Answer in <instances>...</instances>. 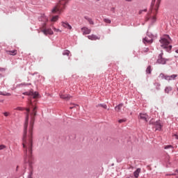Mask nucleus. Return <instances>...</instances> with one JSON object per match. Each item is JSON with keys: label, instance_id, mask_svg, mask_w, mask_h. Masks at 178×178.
I'll return each mask as SVG.
<instances>
[{"label": "nucleus", "instance_id": "1", "mask_svg": "<svg viewBox=\"0 0 178 178\" xmlns=\"http://www.w3.org/2000/svg\"><path fill=\"white\" fill-rule=\"evenodd\" d=\"M27 113L26 117V121L24 124V131L23 136V148L24 151L26 152V155H31L33 153V127L34 126V122L35 120V116H37V106L33 108L32 113H31V122L29 127V136L27 139V126L29 124V113L30 112V108L26 109Z\"/></svg>", "mask_w": 178, "mask_h": 178}, {"label": "nucleus", "instance_id": "2", "mask_svg": "<svg viewBox=\"0 0 178 178\" xmlns=\"http://www.w3.org/2000/svg\"><path fill=\"white\" fill-rule=\"evenodd\" d=\"M69 2V0H60L59 2L53 8L51 13H62L65 9H66V4Z\"/></svg>", "mask_w": 178, "mask_h": 178}, {"label": "nucleus", "instance_id": "3", "mask_svg": "<svg viewBox=\"0 0 178 178\" xmlns=\"http://www.w3.org/2000/svg\"><path fill=\"white\" fill-rule=\"evenodd\" d=\"M160 46L163 49H167V51H170L172 49V45L169 46L170 42H169V36L165 35L161 38L159 40Z\"/></svg>", "mask_w": 178, "mask_h": 178}, {"label": "nucleus", "instance_id": "4", "mask_svg": "<svg viewBox=\"0 0 178 178\" xmlns=\"http://www.w3.org/2000/svg\"><path fill=\"white\" fill-rule=\"evenodd\" d=\"M43 18L44 19V23L43 24L42 28H40V30L42 33L44 34V35H52L54 34V31L51 29H45L47 27V22H48V17L43 16Z\"/></svg>", "mask_w": 178, "mask_h": 178}, {"label": "nucleus", "instance_id": "5", "mask_svg": "<svg viewBox=\"0 0 178 178\" xmlns=\"http://www.w3.org/2000/svg\"><path fill=\"white\" fill-rule=\"evenodd\" d=\"M167 60H168L166 58H163V53H161L158 56L157 63L159 65H165Z\"/></svg>", "mask_w": 178, "mask_h": 178}, {"label": "nucleus", "instance_id": "6", "mask_svg": "<svg viewBox=\"0 0 178 178\" xmlns=\"http://www.w3.org/2000/svg\"><path fill=\"white\" fill-rule=\"evenodd\" d=\"M138 118L141 120H144L146 122H148V115L145 113H140Z\"/></svg>", "mask_w": 178, "mask_h": 178}, {"label": "nucleus", "instance_id": "7", "mask_svg": "<svg viewBox=\"0 0 178 178\" xmlns=\"http://www.w3.org/2000/svg\"><path fill=\"white\" fill-rule=\"evenodd\" d=\"M88 40H91L92 41H97V40H101V36H97L95 35H90L88 36Z\"/></svg>", "mask_w": 178, "mask_h": 178}, {"label": "nucleus", "instance_id": "8", "mask_svg": "<svg viewBox=\"0 0 178 178\" xmlns=\"http://www.w3.org/2000/svg\"><path fill=\"white\" fill-rule=\"evenodd\" d=\"M81 30L83 35H86L87 34H90L91 33V29H90L86 27V26L81 28Z\"/></svg>", "mask_w": 178, "mask_h": 178}, {"label": "nucleus", "instance_id": "9", "mask_svg": "<svg viewBox=\"0 0 178 178\" xmlns=\"http://www.w3.org/2000/svg\"><path fill=\"white\" fill-rule=\"evenodd\" d=\"M62 27H64V29H67L68 30H72V26L70 24L67 23V22H61Z\"/></svg>", "mask_w": 178, "mask_h": 178}, {"label": "nucleus", "instance_id": "10", "mask_svg": "<svg viewBox=\"0 0 178 178\" xmlns=\"http://www.w3.org/2000/svg\"><path fill=\"white\" fill-rule=\"evenodd\" d=\"M152 38H148V37H145L144 39H143V42L144 44H152Z\"/></svg>", "mask_w": 178, "mask_h": 178}, {"label": "nucleus", "instance_id": "11", "mask_svg": "<svg viewBox=\"0 0 178 178\" xmlns=\"http://www.w3.org/2000/svg\"><path fill=\"white\" fill-rule=\"evenodd\" d=\"M29 95H31V97L32 98H33L34 99H37V98H38V92L31 91V92H29Z\"/></svg>", "mask_w": 178, "mask_h": 178}, {"label": "nucleus", "instance_id": "12", "mask_svg": "<svg viewBox=\"0 0 178 178\" xmlns=\"http://www.w3.org/2000/svg\"><path fill=\"white\" fill-rule=\"evenodd\" d=\"M6 54H8V55H11L13 56H15V55H17V50L15 49V50H7L6 51Z\"/></svg>", "mask_w": 178, "mask_h": 178}, {"label": "nucleus", "instance_id": "13", "mask_svg": "<svg viewBox=\"0 0 178 178\" xmlns=\"http://www.w3.org/2000/svg\"><path fill=\"white\" fill-rule=\"evenodd\" d=\"M60 98H61V99H65V101H67V100L70 99V95H60Z\"/></svg>", "mask_w": 178, "mask_h": 178}, {"label": "nucleus", "instance_id": "14", "mask_svg": "<svg viewBox=\"0 0 178 178\" xmlns=\"http://www.w3.org/2000/svg\"><path fill=\"white\" fill-rule=\"evenodd\" d=\"M148 20H150L152 22V23H155V22H156V17L153 16L150 19H149V17H146V22H148Z\"/></svg>", "mask_w": 178, "mask_h": 178}, {"label": "nucleus", "instance_id": "15", "mask_svg": "<svg viewBox=\"0 0 178 178\" xmlns=\"http://www.w3.org/2000/svg\"><path fill=\"white\" fill-rule=\"evenodd\" d=\"M122 108H123V104H120L118 106L115 107L116 112H120L122 111Z\"/></svg>", "mask_w": 178, "mask_h": 178}, {"label": "nucleus", "instance_id": "16", "mask_svg": "<svg viewBox=\"0 0 178 178\" xmlns=\"http://www.w3.org/2000/svg\"><path fill=\"white\" fill-rule=\"evenodd\" d=\"M141 172V169L140 168H138L134 172V176L135 177H138L140 173Z\"/></svg>", "mask_w": 178, "mask_h": 178}, {"label": "nucleus", "instance_id": "17", "mask_svg": "<svg viewBox=\"0 0 178 178\" xmlns=\"http://www.w3.org/2000/svg\"><path fill=\"white\" fill-rule=\"evenodd\" d=\"M58 20H59V15H56L51 17L50 22H53L54 23H55V22H58Z\"/></svg>", "mask_w": 178, "mask_h": 178}, {"label": "nucleus", "instance_id": "18", "mask_svg": "<svg viewBox=\"0 0 178 178\" xmlns=\"http://www.w3.org/2000/svg\"><path fill=\"white\" fill-rule=\"evenodd\" d=\"M155 125L156 127V130H161V129H162V124H161L160 122H155Z\"/></svg>", "mask_w": 178, "mask_h": 178}, {"label": "nucleus", "instance_id": "19", "mask_svg": "<svg viewBox=\"0 0 178 178\" xmlns=\"http://www.w3.org/2000/svg\"><path fill=\"white\" fill-rule=\"evenodd\" d=\"M172 91V88L171 87H166L165 89V92H166V94H169V92Z\"/></svg>", "mask_w": 178, "mask_h": 178}, {"label": "nucleus", "instance_id": "20", "mask_svg": "<svg viewBox=\"0 0 178 178\" xmlns=\"http://www.w3.org/2000/svg\"><path fill=\"white\" fill-rule=\"evenodd\" d=\"M63 55H66L67 56H69V55H70V51L69 50H65L63 52Z\"/></svg>", "mask_w": 178, "mask_h": 178}, {"label": "nucleus", "instance_id": "21", "mask_svg": "<svg viewBox=\"0 0 178 178\" xmlns=\"http://www.w3.org/2000/svg\"><path fill=\"white\" fill-rule=\"evenodd\" d=\"M0 95H4L6 97H10V93H5L3 92H0Z\"/></svg>", "mask_w": 178, "mask_h": 178}, {"label": "nucleus", "instance_id": "22", "mask_svg": "<svg viewBox=\"0 0 178 178\" xmlns=\"http://www.w3.org/2000/svg\"><path fill=\"white\" fill-rule=\"evenodd\" d=\"M104 23H107L108 24H111V23L112 22L111 21V19H106V18H105V19H104Z\"/></svg>", "mask_w": 178, "mask_h": 178}, {"label": "nucleus", "instance_id": "23", "mask_svg": "<svg viewBox=\"0 0 178 178\" xmlns=\"http://www.w3.org/2000/svg\"><path fill=\"white\" fill-rule=\"evenodd\" d=\"M176 77H177V74H172V75L170 76V80H175V79H176Z\"/></svg>", "mask_w": 178, "mask_h": 178}, {"label": "nucleus", "instance_id": "24", "mask_svg": "<svg viewBox=\"0 0 178 178\" xmlns=\"http://www.w3.org/2000/svg\"><path fill=\"white\" fill-rule=\"evenodd\" d=\"M146 73H148L149 74H151V66H148L146 70Z\"/></svg>", "mask_w": 178, "mask_h": 178}, {"label": "nucleus", "instance_id": "25", "mask_svg": "<svg viewBox=\"0 0 178 178\" xmlns=\"http://www.w3.org/2000/svg\"><path fill=\"white\" fill-rule=\"evenodd\" d=\"M86 19L88 20V23H90V24H94V22L91 18H86Z\"/></svg>", "mask_w": 178, "mask_h": 178}, {"label": "nucleus", "instance_id": "26", "mask_svg": "<svg viewBox=\"0 0 178 178\" xmlns=\"http://www.w3.org/2000/svg\"><path fill=\"white\" fill-rule=\"evenodd\" d=\"M53 30L54 31H56V33H62V31H60V29H56L55 27H53Z\"/></svg>", "mask_w": 178, "mask_h": 178}, {"label": "nucleus", "instance_id": "27", "mask_svg": "<svg viewBox=\"0 0 178 178\" xmlns=\"http://www.w3.org/2000/svg\"><path fill=\"white\" fill-rule=\"evenodd\" d=\"M127 120L126 118H124V119H121L120 120H118V122L119 123H124V122H127Z\"/></svg>", "mask_w": 178, "mask_h": 178}, {"label": "nucleus", "instance_id": "28", "mask_svg": "<svg viewBox=\"0 0 178 178\" xmlns=\"http://www.w3.org/2000/svg\"><path fill=\"white\" fill-rule=\"evenodd\" d=\"M159 3H161V0H158L157 1V3L156 5V11H157L158 10V8H159Z\"/></svg>", "mask_w": 178, "mask_h": 178}, {"label": "nucleus", "instance_id": "29", "mask_svg": "<svg viewBox=\"0 0 178 178\" xmlns=\"http://www.w3.org/2000/svg\"><path fill=\"white\" fill-rule=\"evenodd\" d=\"M164 148L165 149H169V148H173V146H172L171 145H168L165 146Z\"/></svg>", "mask_w": 178, "mask_h": 178}, {"label": "nucleus", "instance_id": "30", "mask_svg": "<svg viewBox=\"0 0 178 178\" xmlns=\"http://www.w3.org/2000/svg\"><path fill=\"white\" fill-rule=\"evenodd\" d=\"M166 75H165L163 73L160 74L159 77L160 79H165Z\"/></svg>", "mask_w": 178, "mask_h": 178}, {"label": "nucleus", "instance_id": "31", "mask_svg": "<svg viewBox=\"0 0 178 178\" xmlns=\"http://www.w3.org/2000/svg\"><path fill=\"white\" fill-rule=\"evenodd\" d=\"M6 148V146L5 145H0V151L2 149H5Z\"/></svg>", "mask_w": 178, "mask_h": 178}, {"label": "nucleus", "instance_id": "32", "mask_svg": "<svg viewBox=\"0 0 178 178\" xmlns=\"http://www.w3.org/2000/svg\"><path fill=\"white\" fill-rule=\"evenodd\" d=\"M165 80H168V81H170V76L165 75Z\"/></svg>", "mask_w": 178, "mask_h": 178}, {"label": "nucleus", "instance_id": "33", "mask_svg": "<svg viewBox=\"0 0 178 178\" xmlns=\"http://www.w3.org/2000/svg\"><path fill=\"white\" fill-rule=\"evenodd\" d=\"M148 51H149V49L148 47H145L143 50V52H148Z\"/></svg>", "mask_w": 178, "mask_h": 178}, {"label": "nucleus", "instance_id": "34", "mask_svg": "<svg viewBox=\"0 0 178 178\" xmlns=\"http://www.w3.org/2000/svg\"><path fill=\"white\" fill-rule=\"evenodd\" d=\"M99 106H102V108H104V109H106V108H108L106 104H99Z\"/></svg>", "mask_w": 178, "mask_h": 178}, {"label": "nucleus", "instance_id": "35", "mask_svg": "<svg viewBox=\"0 0 178 178\" xmlns=\"http://www.w3.org/2000/svg\"><path fill=\"white\" fill-rule=\"evenodd\" d=\"M155 1L156 0H152V1L151 8H154V6L155 5Z\"/></svg>", "mask_w": 178, "mask_h": 178}, {"label": "nucleus", "instance_id": "36", "mask_svg": "<svg viewBox=\"0 0 178 178\" xmlns=\"http://www.w3.org/2000/svg\"><path fill=\"white\" fill-rule=\"evenodd\" d=\"M154 119H152V120L149 121V124H154Z\"/></svg>", "mask_w": 178, "mask_h": 178}, {"label": "nucleus", "instance_id": "37", "mask_svg": "<svg viewBox=\"0 0 178 178\" xmlns=\"http://www.w3.org/2000/svg\"><path fill=\"white\" fill-rule=\"evenodd\" d=\"M29 105L30 106H32L33 108H34V105H33V102H31V100L29 102Z\"/></svg>", "mask_w": 178, "mask_h": 178}, {"label": "nucleus", "instance_id": "38", "mask_svg": "<svg viewBox=\"0 0 178 178\" xmlns=\"http://www.w3.org/2000/svg\"><path fill=\"white\" fill-rule=\"evenodd\" d=\"M16 109H17V111H23V108H22V107H18Z\"/></svg>", "mask_w": 178, "mask_h": 178}, {"label": "nucleus", "instance_id": "39", "mask_svg": "<svg viewBox=\"0 0 178 178\" xmlns=\"http://www.w3.org/2000/svg\"><path fill=\"white\" fill-rule=\"evenodd\" d=\"M143 12H147V10L139 11V14L141 15L143 13Z\"/></svg>", "mask_w": 178, "mask_h": 178}, {"label": "nucleus", "instance_id": "40", "mask_svg": "<svg viewBox=\"0 0 178 178\" xmlns=\"http://www.w3.org/2000/svg\"><path fill=\"white\" fill-rule=\"evenodd\" d=\"M4 116H8L9 115V113L8 112H6L3 113Z\"/></svg>", "mask_w": 178, "mask_h": 178}, {"label": "nucleus", "instance_id": "41", "mask_svg": "<svg viewBox=\"0 0 178 178\" xmlns=\"http://www.w3.org/2000/svg\"><path fill=\"white\" fill-rule=\"evenodd\" d=\"M174 136H175V138H176L177 140H178V134H175Z\"/></svg>", "mask_w": 178, "mask_h": 178}, {"label": "nucleus", "instance_id": "42", "mask_svg": "<svg viewBox=\"0 0 178 178\" xmlns=\"http://www.w3.org/2000/svg\"><path fill=\"white\" fill-rule=\"evenodd\" d=\"M32 175H33V172H31V175L29 176V177H28V178H33V177H31V176H32Z\"/></svg>", "mask_w": 178, "mask_h": 178}, {"label": "nucleus", "instance_id": "43", "mask_svg": "<svg viewBox=\"0 0 178 178\" xmlns=\"http://www.w3.org/2000/svg\"><path fill=\"white\" fill-rule=\"evenodd\" d=\"M73 108H74V106H71L70 107V109H73Z\"/></svg>", "mask_w": 178, "mask_h": 178}, {"label": "nucleus", "instance_id": "44", "mask_svg": "<svg viewBox=\"0 0 178 178\" xmlns=\"http://www.w3.org/2000/svg\"><path fill=\"white\" fill-rule=\"evenodd\" d=\"M177 54H178V49L177 50H176V51H175Z\"/></svg>", "mask_w": 178, "mask_h": 178}, {"label": "nucleus", "instance_id": "45", "mask_svg": "<svg viewBox=\"0 0 178 178\" xmlns=\"http://www.w3.org/2000/svg\"><path fill=\"white\" fill-rule=\"evenodd\" d=\"M177 91H178V88H177Z\"/></svg>", "mask_w": 178, "mask_h": 178}, {"label": "nucleus", "instance_id": "46", "mask_svg": "<svg viewBox=\"0 0 178 178\" xmlns=\"http://www.w3.org/2000/svg\"><path fill=\"white\" fill-rule=\"evenodd\" d=\"M177 178H178V177H177Z\"/></svg>", "mask_w": 178, "mask_h": 178}]
</instances>
